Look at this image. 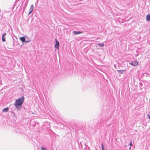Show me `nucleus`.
<instances>
[{
    "mask_svg": "<svg viewBox=\"0 0 150 150\" xmlns=\"http://www.w3.org/2000/svg\"><path fill=\"white\" fill-rule=\"evenodd\" d=\"M24 100V98L23 96H22L16 100L14 105L18 110H20L21 109V105L23 103Z\"/></svg>",
    "mask_w": 150,
    "mask_h": 150,
    "instance_id": "obj_1",
    "label": "nucleus"
},
{
    "mask_svg": "<svg viewBox=\"0 0 150 150\" xmlns=\"http://www.w3.org/2000/svg\"><path fill=\"white\" fill-rule=\"evenodd\" d=\"M130 64L133 66H136L139 65L138 62L137 61H135L132 62H131Z\"/></svg>",
    "mask_w": 150,
    "mask_h": 150,
    "instance_id": "obj_2",
    "label": "nucleus"
},
{
    "mask_svg": "<svg viewBox=\"0 0 150 150\" xmlns=\"http://www.w3.org/2000/svg\"><path fill=\"white\" fill-rule=\"evenodd\" d=\"M33 5H31L30 6V8L29 10V13H28V14H29L31 13L33 11Z\"/></svg>",
    "mask_w": 150,
    "mask_h": 150,
    "instance_id": "obj_3",
    "label": "nucleus"
},
{
    "mask_svg": "<svg viewBox=\"0 0 150 150\" xmlns=\"http://www.w3.org/2000/svg\"><path fill=\"white\" fill-rule=\"evenodd\" d=\"M55 40L56 41V43L55 45V47L56 48L58 49L59 46V43L56 39H55Z\"/></svg>",
    "mask_w": 150,
    "mask_h": 150,
    "instance_id": "obj_4",
    "label": "nucleus"
},
{
    "mask_svg": "<svg viewBox=\"0 0 150 150\" xmlns=\"http://www.w3.org/2000/svg\"><path fill=\"white\" fill-rule=\"evenodd\" d=\"M73 33L75 35H76L77 34L82 33L83 32H82L74 31H73Z\"/></svg>",
    "mask_w": 150,
    "mask_h": 150,
    "instance_id": "obj_5",
    "label": "nucleus"
},
{
    "mask_svg": "<svg viewBox=\"0 0 150 150\" xmlns=\"http://www.w3.org/2000/svg\"><path fill=\"white\" fill-rule=\"evenodd\" d=\"M146 20L148 21H150V15L148 14L146 16Z\"/></svg>",
    "mask_w": 150,
    "mask_h": 150,
    "instance_id": "obj_6",
    "label": "nucleus"
},
{
    "mask_svg": "<svg viewBox=\"0 0 150 150\" xmlns=\"http://www.w3.org/2000/svg\"><path fill=\"white\" fill-rule=\"evenodd\" d=\"M20 40L23 42L25 41V38L24 37H21L20 38Z\"/></svg>",
    "mask_w": 150,
    "mask_h": 150,
    "instance_id": "obj_7",
    "label": "nucleus"
},
{
    "mask_svg": "<svg viewBox=\"0 0 150 150\" xmlns=\"http://www.w3.org/2000/svg\"><path fill=\"white\" fill-rule=\"evenodd\" d=\"M125 70H117V72L118 73H121V74H122L123 73L124 71Z\"/></svg>",
    "mask_w": 150,
    "mask_h": 150,
    "instance_id": "obj_8",
    "label": "nucleus"
},
{
    "mask_svg": "<svg viewBox=\"0 0 150 150\" xmlns=\"http://www.w3.org/2000/svg\"><path fill=\"white\" fill-rule=\"evenodd\" d=\"M8 108H6L3 109V111L4 112H6L8 110Z\"/></svg>",
    "mask_w": 150,
    "mask_h": 150,
    "instance_id": "obj_9",
    "label": "nucleus"
},
{
    "mask_svg": "<svg viewBox=\"0 0 150 150\" xmlns=\"http://www.w3.org/2000/svg\"><path fill=\"white\" fill-rule=\"evenodd\" d=\"M98 45L102 47H103L104 46V44L98 43Z\"/></svg>",
    "mask_w": 150,
    "mask_h": 150,
    "instance_id": "obj_10",
    "label": "nucleus"
},
{
    "mask_svg": "<svg viewBox=\"0 0 150 150\" xmlns=\"http://www.w3.org/2000/svg\"><path fill=\"white\" fill-rule=\"evenodd\" d=\"M2 40L4 42L5 41V38L4 36H2Z\"/></svg>",
    "mask_w": 150,
    "mask_h": 150,
    "instance_id": "obj_11",
    "label": "nucleus"
},
{
    "mask_svg": "<svg viewBox=\"0 0 150 150\" xmlns=\"http://www.w3.org/2000/svg\"><path fill=\"white\" fill-rule=\"evenodd\" d=\"M41 149L42 150H47V149L43 147H41Z\"/></svg>",
    "mask_w": 150,
    "mask_h": 150,
    "instance_id": "obj_12",
    "label": "nucleus"
},
{
    "mask_svg": "<svg viewBox=\"0 0 150 150\" xmlns=\"http://www.w3.org/2000/svg\"><path fill=\"white\" fill-rule=\"evenodd\" d=\"M101 146H102V149H104V146H103V143L101 144Z\"/></svg>",
    "mask_w": 150,
    "mask_h": 150,
    "instance_id": "obj_13",
    "label": "nucleus"
},
{
    "mask_svg": "<svg viewBox=\"0 0 150 150\" xmlns=\"http://www.w3.org/2000/svg\"><path fill=\"white\" fill-rule=\"evenodd\" d=\"M147 116H148L149 118L150 119V114H148L147 115Z\"/></svg>",
    "mask_w": 150,
    "mask_h": 150,
    "instance_id": "obj_14",
    "label": "nucleus"
},
{
    "mask_svg": "<svg viewBox=\"0 0 150 150\" xmlns=\"http://www.w3.org/2000/svg\"><path fill=\"white\" fill-rule=\"evenodd\" d=\"M129 145L130 146H132V143L131 142H130Z\"/></svg>",
    "mask_w": 150,
    "mask_h": 150,
    "instance_id": "obj_15",
    "label": "nucleus"
},
{
    "mask_svg": "<svg viewBox=\"0 0 150 150\" xmlns=\"http://www.w3.org/2000/svg\"><path fill=\"white\" fill-rule=\"evenodd\" d=\"M6 35V33H4V35H3V36H4Z\"/></svg>",
    "mask_w": 150,
    "mask_h": 150,
    "instance_id": "obj_16",
    "label": "nucleus"
},
{
    "mask_svg": "<svg viewBox=\"0 0 150 150\" xmlns=\"http://www.w3.org/2000/svg\"><path fill=\"white\" fill-rule=\"evenodd\" d=\"M29 41H25V42H28Z\"/></svg>",
    "mask_w": 150,
    "mask_h": 150,
    "instance_id": "obj_17",
    "label": "nucleus"
},
{
    "mask_svg": "<svg viewBox=\"0 0 150 150\" xmlns=\"http://www.w3.org/2000/svg\"><path fill=\"white\" fill-rule=\"evenodd\" d=\"M102 150H105V149H102Z\"/></svg>",
    "mask_w": 150,
    "mask_h": 150,
    "instance_id": "obj_18",
    "label": "nucleus"
}]
</instances>
